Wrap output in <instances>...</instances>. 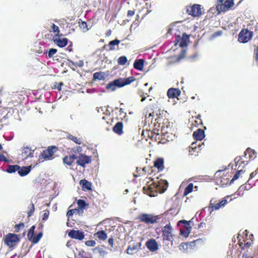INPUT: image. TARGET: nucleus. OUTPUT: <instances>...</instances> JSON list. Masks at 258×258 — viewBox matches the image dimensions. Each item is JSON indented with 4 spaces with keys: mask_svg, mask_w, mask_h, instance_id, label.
Instances as JSON below:
<instances>
[{
    "mask_svg": "<svg viewBox=\"0 0 258 258\" xmlns=\"http://www.w3.org/2000/svg\"><path fill=\"white\" fill-rule=\"evenodd\" d=\"M135 79L134 77H130L126 78H118L115 79L106 86V89L110 91H114L117 88H121L125 85H129L135 81Z\"/></svg>",
    "mask_w": 258,
    "mask_h": 258,
    "instance_id": "nucleus-1",
    "label": "nucleus"
},
{
    "mask_svg": "<svg viewBox=\"0 0 258 258\" xmlns=\"http://www.w3.org/2000/svg\"><path fill=\"white\" fill-rule=\"evenodd\" d=\"M161 218V215L142 213L139 215L137 219L147 224H153L158 223Z\"/></svg>",
    "mask_w": 258,
    "mask_h": 258,
    "instance_id": "nucleus-2",
    "label": "nucleus"
},
{
    "mask_svg": "<svg viewBox=\"0 0 258 258\" xmlns=\"http://www.w3.org/2000/svg\"><path fill=\"white\" fill-rule=\"evenodd\" d=\"M19 241V236L14 233L8 234L4 240L5 243L11 248H13Z\"/></svg>",
    "mask_w": 258,
    "mask_h": 258,
    "instance_id": "nucleus-3",
    "label": "nucleus"
},
{
    "mask_svg": "<svg viewBox=\"0 0 258 258\" xmlns=\"http://www.w3.org/2000/svg\"><path fill=\"white\" fill-rule=\"evenodd\" d=\"M58 150L57 147L55 146H51L48 147L46 150H44L39 156V158L44 159L46 160H50L51 157Z\"/></svg>",
    "mask_w": 258,
    "mask_h": 258,
    "instance_id": "nucleus-4",
    "label": "nucleus"
},
{
    "mask_svg": "<svg viewBox=\"0 0 258 258\" xmlns=\"http://www.w3.org/2000/svg\"><path fill=\"white\" fill-rule=\"evenodd\" d=\"M190 221H187L185 220H180L178 222L177 225L180 226L183 224V229L180 228V234L185 237H187L190 232L191 227L189 225Z\"/></svg>",
    "mask_w": 258,
    "mask_h": 258,
    "instance_id": "nucleus-5",
    "label": "nucleus"
},
{
    "mask_svg": "<svg viewBox=\"0 0 258 258\" xmlns=\"http://www.w3.org/2000/svg\"><path fill=\"white\" fill-rule=\"evenodd\" d=\"M173 229L169 223L166 224L165 226L162 228V236L164 240H167L169 241H173V235L172 234Z\"/></svg>",
    "mask_w": 258,
    "mask_h": 258,
    "instance_id": "nucleus-6",
    "label": "nucleus"
},
{
    "mask_svg": "<svg viewBox=\"0 0 258 258\" xmlns=\"http://www.w3.org/2000/svg\"><path fill=\"white\" fill-rule=\"evenodd\" d=\"M253 33L248 29L242 30L238 35V41L241 43H246L252 37Z\"/></svg>",
    "mask_w": 258,
    "mask_h": 258,
    "instance_id": "nucleus-7",
    "label": "nucleus"
},
{
    "mask_svg": "<svg viewBox=\"0 0 258 258\" xmlns=\"http://www.w3.org/2000/svg\"><path fill=\"white\" fill-rule=\"evenodd\" d=\"M187 13L193 17H199L202 14L201 5L198 4H195L191 7L187 8Z\"/></svg>",
    "mask_w": 258,
    "mask_h": 258,
    "instance_id": "nucleus-8",
    "label": "nucleus"
},
{
    "mask_svg": "<svg viewBox=\"0 0 258 258\" xmlns=\"http://www.w3.org/2000/svg\"><path fill=\"white\" fill-rule=\"evenodd\" d=\"M153 183L154 187L160 193L165 192L168 186V182L165 180H157L154 181Z\"/></svg>",
    "mask_w": 258,
    "mask_h": 258,
    "instance_id": "nucleus-9",
    "label": "nucleus"
},
{
    "mask_svg": "<svg viewBox=\"0 0 258 258\" xmlns=\"http://www.w3.org/2000/svg\"><path fill=\"white\" fill-rule=\"evenodd\" d=\"M91 158L90 156L83 154H79L76 163L83 167H85L86 164L90 163Z\"/></svg>",
    "mask_w": 258,
    "mask_h": 258,
    "instance_id": "nucleus-10",
    "label": "nucleus"
},
{
    "mask_svg": "<svg viewBox=\"0 0 258 258\" xmlns=\"http://www.w3.org/2000/svg\"><path fill=\"white\" fill-rule=\"evenodd\" d=\"M68 236L73 239L79 240H83L85 237L84 232L79 230L72 229L70 231Z\"/></svg>",
    "mask_w": 258,
    "mask_h": 258,
    "instance_id": "nucleus-11",
    "label": "nucleus"
},
{
    "mask_svg": "<svg viewBox=\"0 0 258 258\" xmlns=\"http://www.w3.org/2000/svg\"><path fill=\"white\" fill-rule=\"evenodd\" d=\"M21 156L24 159H28L29 158H32L33 157V154L35 150H32L29 147L23 146L21 148Z\"/></svg>",
    "mask_w": 258,
    "mask_h": 258,
    "instance_id": "nucleus-12",
    "label": "nucleus"
},
{
    "mask_svg": "<svg viewBox=\"0 0 258 258\" xmlns=\"http://www.w3.org/2000/svg\"><path fill=\"white\" fill-rule=\"evenodd\" d=\"M52 40L54 43L60 47L66 46L68 43V39L67 38H60L58 34H55L53 36Z\"/></svg>",
    "mask_w": 258,
    "mask_h": 258,
    "instance_id": "nucleus-13",
    "label": "nucleus"
},
{
    "mask_svg": "<svg viewBox=\"0 0 258 258\" xmlns=\"http://www.w3.org/2000/svg\"><path fill=\"white\" fill-rule=\"evenodd\" d=\"M147 247L152 252L157 250L159 248L158 244L155 239L152 238L148 240L146 243Z\"/></svg>",
    "mask_w": 258,
    "mask_h": 258,
    "instance_id": "nucleus-14",
    "label": "nucleus"
},
{
    "mask_svg": "<svg viewBox=\"0 0 258 258\" xmlns=\"http://www.w3.org/2000/svg\"><path fill=\"white\" fill-rule=\"evenodd\" d=\"M181 91L179 89L171 88L168 89L167 94L169 98H177L180 96Z\"/></svg>",
    "mask_w": 258,
    "mask_h": 258,
    "instance_id": "nucleus-15",
    "label": "nucleus"
},
{
    "mask_svg": "<svg viewBox=\"0 0 258 258\" xmlns=\"http://www.w3.org/2000/svg\"><path fill=\"white\" fill-rule=\"evenodd\" d=\"M213 201V199L211 200L209 207V208L212 209V211H213L214 210H219L220 208L224 207L227 203V200L226 199H223L221 202L215 205L212 203Z\"/></svg>",
    "mask_w": 258,
    "mask_h": 258,
    "instance_id": "nucleus-16",
    "label": "nucleus"
},
{
    "mask_svg": "<svg viewBox=\"0 0 258 258\" xmlns=\"http://www.w3.org/2000/svg\"><path fill=\"white\" fill-rule=\"evenodd\" d=\"M32 168V165L22 167H20L19 166V169L18 170V173L21 176H26L30 172Z\"/></svg>",
    "mask_w": 258,
    "mask_h": 258,
    "instance_id": "nucleus-17",
    "label": "nucleus"
},
{
    "mask_svg": "<svg viewBox=\"0 0 258 258\" xmlns=\"http://www.w3.org/2000/svg\"><path fill=\"white\" fill-rule=\"evenodd\" d=\"M192 136L197 141H201L205 137V132L203 130L199 128L194 132Z\"/></svg>",
    "mask_w": 258,
    "mask_h": 258,
    "instance_id": "nucleus-18",
    "label": "nucleus"
},
{
    "mask_svg": "<svg viewBox=\"0 0 258 258\" xmlns=\"http://www.w3.org/2000/svg\"><path fill=\"white\" fill-rule=\"evenodd\" d=\"M113 131L119 135H121L123 134V123L121 121L117 122L113 127Z\"/></svg>",
    "mask_w": 258,
    "mask_h": 258,
    "instance_id": "nucleus-19",
    "label": "nucleus"
},
{
    "mask_svg": "<svg viewBox=\"0 0 258 258\" xmlns=\"http://www.w3.org/2000/svg\"><path fill=\"white\" fill-rule=\"evenodd\" d=\"M80 184L82 185L83 190H91L92 184L86 179H82L80 181Z\"/></svg>",
    "mask_w": 258,
    "mask_h": 258,
    "instance_id": "nucleus-20",
    "label": "nucleus"
},
{
    "mask_svg": "<svg viewBox=\"0 0 258 258\" xmlns=\"http://www.w3.org/2000/svg\"><path fill=\"white\" fill-rule=\"evenodd\" d=\"M154 166L156 167L158 170L162 171L164 169V160L163 158H157L154 162Z\"/></svg>",
    "mask_w": 258,
    "mask_h": 258,
    "instance_id": "nucleus-21",
    "label": "nucleus"
},
{
    "mask_svg": "<svg viewBox=\"0 0 258 258\" xmlns=\"http://www.w3.org/2000/svg\"><path fill=\"white\" fill-rule=\"evenodd\" d=\"M144 61L143 59H136L134 63V67L136 70L141 71L144 67Z\"/></svg>",
    "mask_w": 258,
    "mask_h": 258,
    "instance_id": "nucleus-22",
    "label": "nucleus"
},
{
    "mask_svg": "<svg viewBox=\"0 0 258 258\" xmlns=\"http://www.w3.org/2000/svg\"><path fill=\"white\" fill-rule=\"evenodd\" d=\"M138 245L140 246L141 245V243H133L130 245L126 249V253L131 255L133 254V251L138 249Z\"/></svg>",
    "mask_w": 258,
    "mask_h": 258,
    "instance_id": "nucleus-23",
    "label": "nucleus"
},
{
    "mask_svg": "<svg viewBox=\"0 0 258 258\" xmlns=\"http://www.w3.org/2000/svg\"><path fill=\"white\" fill-rule=\"evenodd\" d=\"M19 169V166L18 165H9L7 166L6 171L9 173H13L17 171Z\"/></svg>",
    "mask_w": 258,
    "mask_h": 258,
    "instance_id": "nucleus-24",
    "label": "nucleus"
},
{
    "mask_svg": "<svg viewBox=\"0 0 258 258\" xmlns=\"http://www.w3.org/2000/svg\"><path fill=\"white\" fill-rule=\"evenodd\" d=\"M105 79V73L103 72H96L93 74V80H103Z\"/></svg>",
    "mask_w": 258,
    "mask_h": 258,
    "instance_id": "nucleus-25",
    "label": "nucleus"
},
{
    "mask_svg": "<svg viewBox=\"0 0 258 258\" xmlns=\"http://www.w3.org/2000/svg\"><path fill=\"white\" fill-rule=\"evenodd\" d=\"M120 42V41L117 39L110 41L108 43L109 49H107L108 51H111L115 49L114 46L118 45Z\"/></svg>",
    "mask_w": 258,
    "mask_h": 258,
    "instance_id": "nucleus-26",
    "label": "nucleus"
},
{
    "mask_svg": "<svg viewBox=\"0 0 258 258\" xmlns=\"http://www.w3.org/2000/svg\"><path fill=\"white\" fill-rule=\"evenodd\" d=\"M155 115V111H153L152 112L149 113L148 116H145V122L146 124H148L150 125L151 123H152L153 122V117Z\"/></svg>",
    "mask_w": 258,
    "mask_h": 258,
    "instance_id": "nucleus-27",
    "label": "nucleus"
},
{
    "mask_svg": "<svg viewBox=\"0 0 258 258\" xmlns=\"http://www.w3.org/2000/svg\"><path fill=\"white\" fill-rule=\"evenodd\" d=\"M95 235L101 240H104L107 237V234L104 230L99 231L95 234Z\"/></svg>",
    "mask_w": 258,
    "mask_h": 258,
    "instance_id": "nucleus-28",
    "label": "nucleus"
},
{
    "mask_svg": "<svg viewBox=\"0 0 258 258\" xmlns=\"http://www.w3.org/2000/svg\"><path fill=\"white\" fill-rule=\"evenodd\" d=\"M247 153L249 154V158L250 159H254L255 157V156L254 158H252V155H255L256 154V151L253 149H251L250 148H247L246 149V151L244 152V157L246 156Z\"/></svg>",
    "mask_w": 258,
    "mask_h": 258,
    "instance_id": "nucleus-29",
    "label": "nucleus"
},
{
    "mask_svg": "<svg viewBox=\"0 0 258 258\" xmlns=\"http://www.w3.org/2000/svg\"><path fill=\"white\" fill-rule=\"evenodd\" d=\"M193 188H194V184L192 183H190L188 184V185L185 187V188L184 190L183 195L184 196H186L187 195H188L189 193L191 192L193 190Z\"/></svg>",
    "mask_w": 258,
    "mask_h": 258,
    "instance_id": "nucleus-30",
    "label": "nucleus"
},
{
    "mask_svg": "<svg viewBox=\"0 0 258 258\" xmlns=\"http://www.w3.org/2000/svg\"><path fill=\"white\" fill-rule=\"evenodd\" d=\"M35 229V226L33 225L31 227L30 229L29 230L28 233L27 234V237L29 240L31 241L33 238V236L34 235V232Z\"/></svg>",
    "mask_w": 258,
    "mask_h": 258,
    "instance_id": "nucleus-31",
    "label": "nucleus"
},
{
    "mask_svg": "<svg viewBox=\"0 0 258 258\" xmlns=\"http://www.w3.org/2000/svg\"><path fill=\"white\" fill-rule=\"evenodd\" d=\"M67 138L71 140L74 141L75 143L80 145L82 143V140L81 139H78L76 137L72 136L71 134H68L67 136Z\"/></svg>",
    "mask_w": 258,
    "mask_h": 258,
    "instance_id": "nucleus-32",
    "label": "nucleus"
},
{
    "mask_svg": "<svg viewBox=\"0 0 258 258\" xmlns=\"http://www.w3.org/2000/svg\"><path fill=\"white\" fill-rule=\"evenodd\" d=\"M94 252L99 253L101 255L104 256L107 254V252L100 247H96L93 249Z\"/></svg>",
    "mask_w": 258,
    "mask_h": 258,
    "instance_id": "nucleus-33",
    "label": "nucleus"
},
{
    "mask_svg": "<svg viewBox=\"0 0 258 258\" xmlns=\"http://www.w3.org/2000/svg\"><path fill=\"white\" fill-rule=\"evenodd\" d=\"M243 172H244V171L242 170H238L236 172V173L235 174V175L233 176L232 179L230 180L229 184L231 185L232 183H233L235 180H236V179H237L239 178V177L240 176V174L241 173H243Z\"/></svg>",
    "mask_w": 258,
    "mask_h": 258,
    "instance_id": "nucleus-34",
    "label": "nucleus"
},
{
    "mask_svg": "<svg viewBox=\"0 0 258 258\" xmlns=\"http://www.w3.org/2000/svg\"><path fill=\"white\" fill-rule=\"evenodd\" d=\"M43 234L42 232H40L37 234V235L36 236H33V238L32 239L31 241L32 242V243L36 244L37 243L41 238L42 237Z\"/></svg>",
    "mask_w": 258,
    "mask_h": 258,
    "instance_id": "nucleus-35",
    "label": "nucleus"
},
{
    "mask_svg": "<svg viewBox=\"0 0 258 258\" xmlns=\"http://www.w3.org/2000/svg\"><path fill=\"white\" fill-rule=\"evenodd\" d=\"M77 204L79 208L81 209L82 211L85 208L87 205L86 202L84 200L81 199L77 201Z\"/></svg>",
    "mask_w": 258,
    "mask_h": 258,
    "instance_id": "nucleus-36",
    "label": "nucleus"
},
{
    "mask_svg": "<svg viewBox=\"0 0 258 258\" xmlns=\"http://www.w3.org/2000/svg\"><path fill=\"white\" fill-rule=\"evenodd\" d=\"M127 61V58L125 56H120L117 59L118 63L122 66L125 64Z\"/></svg>",
    "mask_w": 258,
    "mask_h": 258,
    "instance_id": "nucleus-37",
    "label": "nucleus"
},
{
    "mask_svg": "<svg viewBox=\"0 0 258 258\" xmlns=\"http://www.w3.org/2000/svg\"><path fill=\"white\" fill-rule=\"evenodd\" d=\"M63 162L65 164L70 166L73 163V160L69 156H67L63 158Z\"/></svg>",
    "mask_w": 258,
    "mask_h": 258,
    "instance_id": "nucleus-38",
    "label": "nucleus"
},
{
    "mask_svg": "<svg viewBox=\"0 0 258 258\" xmlns=\"http://www.w3.org/2000/svg\"><path fill=\"white\" fill-rule=\"evenodd\" d=\"M70 63H71L72 65L76 67H82L84 65V61L82 60H79L78 62H75L71 60H69Z\"/></svg>",
    "mask_w": 258,
    "mask_h": 258,
    "instance_id": "nucleus-39",
    "label": "nucleus"
},
{
    "mask_svg": "<svg viewBox=\"0 0 258 258\" xmlns=\"http://www.w3.org/2000/svg\"><path fill=\"white\" fill-rule=\"evenodd\" d=\"M87 27V24L86 22L82 21L80 24V27L83 30V32H86L89 30V28H88Z\"/></svg>",
    "mask_w": 258,
    "mask_h": 258,
    "instance_id": "nucleus-40",
    "label": "nucleus"
},
{
    "mask_svg": "<svg viewBox=\"0 0 258 258\" xmlns=\"http://www.w3.org/2000/svg\"><path fill=\"white\" fill-rule=\"evenodd\" d=\"M24 224L22 222L16 225L15 227V231L16 232H19L21 229H23L24 228Z\"/></svg>",
    "mask_w": 258,
    "mask_h": 258,
    "instance_id": "nucleus-41",
    "label": "nucleus"
},
{
    "mask_svg": "<svg viewBox=\"0 0 258 258\" xmlns=\"http://www.w3.org/2000/svg\"><path fill=\"white\" fill-rule=\"evenodd\" d=\"M57 52V49L55 48H50L49 49L47 53V56L49 58H51L53 55L56 53Z\"/></svg>",
    "mask_w": 258,
    "mask_h": 258,
    "instance_id": "nucleus-42",
    "label": "nucleus"
},
{
    "mask_svg": "<svg viewBox=\"0 0 258 258\" xmlns=\"http://www.w3.org/2000/svg\"><path fill=\"white\" fill-rule=\"evenodd\" d=\"M75 212H79V210L76 209L70 210L67 212V216L68 217V218H70L73 215Z\"/></svg>",
    "mask_w": 258,
    "mask_h": 258,
    "instance_id": "nucleus-43",
    "label": "nucleus"
},
{
    "mask_svg": "<svg viewBox=\"0 0 258 258\" xmlns=\"http://www.w3.org/2000/svg\"><path fill=\"white\" fill-rule=\"evenodd\" d=\"M187 41L185 40L184 38H181L180 42L179 43V46L180 47L183 48V47L187 46Z\"/></svg>",
    "mask_w": 258,
    "mask_h": 258,
    "instance_id": "nucleus-44",
    "label": "nucleus"
},
{
    "mask_svg": "<svg viewBox=\"0 0 258 258\" xmlns=\"http://www.w3.org/2000/svg\"><path fill=\"white\" fill-rule=\"evenodd\" d=\"M96 244L95 240H88L85 242V244L87 246H94Z\"/></svg>",
    "mask_w": 258,
    "mask_h": 258,
    "instance_id": "nucleus-45",
    "label": "nucleus"
},
{
    "mask_svg": "<svg viewBox=\"0 0 258 258\" xmlns=\"http://www.w3.org/2000/svg\"><path fill=\"white\" fill-rule=\"evenodd\" d=\"M233 4L234 3L232 1L226 0L225 2V7L228 8H231L233 5Z\"/></svg>",
    "mask_w": 258,
    "mask_h": 258,
    "instance_id": "nucleus-46",
    "label": "nucleus"
},
{
    "mask_svg": "<svg viewBox=\"0 0 258 258\" xmlns=\"http://www.w3.org/2000/svg\"><path fill=\"white\" fill-rule=\"evenodd\" d=\"M52 29L53 30V32L54 33H57L56 34L58 35V33L59 32V27L55 25V24H53L52 25Z\"/></svg>",
    "mask_w": 258,
    "mask_h": 258,
    "instance_id": "nucleus-47",
    "label": "nucleus"
},
{
    "mask_svg": "<svg viewBox=\"0 0 258 258\" xmlns=\"http://www.w3.org/2000/svg\"><path fill=\"white\" fill-rule=\"evenodd\" d=\"M222 31H218L216 32H215L214 34H213L211 36L212 38H214L220 36L222 35Z\"/></svg>",
    "mask_w": 258,
    "mask_h": 258,
    "instance_id": "nucleus-48",
    "label": "nucleus"
},
{
    "mask_svg": "<svg viewBox=\"0 0 258 258\" xmlns=\"http://www.w3.org/2000/svg\"><path fill=\"white\" fill-rule=\"evenodd\" d=\"M158 112H160V110H158ZM156 115L157 116H158V117H157V118L154 120V121H155V122H154V126H156L157 125V123H158V120H159V119L160 118L159 115H161L160 112H159V113H158V112H156Z\"/></svg>",
    "mask_w": 258,
    "mask_h": 258,
    "instance_id": "nucleus-49",
    "label": "nucleus"
},
{
    "mask_svg": "<svg viewBox=\"0 0 258 258\" xmlns=\"http://www.w3.org/2000/svg\"><path fill=\"white\" fill-rule=\"evenodd\" d=\"M186 50L183 49L181 51V52L180 54H179V55L178 56V59L179 60V59H181L183 58L184 56V55L186 53Z\"/></svg>",
    "mask_w": 258,
    "mask_h": 258,
    "instance_id": "nucleus-50",
    "label": "nucleus"
},
{
    "mask_svg": "<svg viewBox=\"0 0 258 258\" xmlns=\"http://www.w3.org/2000/svg\"><path fill=\"white\" fill-rule=\"evenodd\" d=\"M49 212L48 211L44 212V213L43 214V218H42V220L43 221H46L48 219V216H49Z\"/></svg>",
    "mask_w": 258,
    "mask_h": 258,
    "instance_id": "nucleus-51",
    "label": "nucleus"
},
{
    "mask_svg": "<svg viewBox=\"0 0 258 258\" xmlns=\"http://www.w3.org/2000/svg\"><path fill=\"white\" fill-rule=\"evenodd\" d=\"M0 161L9 162V160L3 154H0Z\"/></svg>",
    "mask_w": 258,
    "mask_h": 258,
    "instance_id": "nucleus-52",
    "label": "nucleus"
},
{
    "mask_svg": "<svg viewBox=\"0 0 258 258\" xmlns=\"http://www.w3.org/2000/svg\"><path fill=\"white\" fill-rule=\"evenodd\" d=\"M113 242H114V239L112 237L109 238L108 243L112 247H113Z\"/></svg>",
    "mask_w": 258,
    "mask_h": 258,
    "instance_id": "nucleus-53",
    "label": "nucleus"
},
{
    "mask_svg": "<svg viewBox=\"0 0 258 258\" xmlns=\"http://www.w3.org/2000/svg\"><path fill=\"white\" fill-rule=\"evenodd\" d=\"M63 85V83L62 82H60L58 84V86L56 87L55 86V88H56L58 91H60L61 90V86Z\"/></svg>",
    "mask_w": 258,
    "mask_h": 258,
    "instance_id": "nucleus-54",
    "label": "nucleus"
},
{
    "mask_svg": "<svg viewBox=\"0 0 258 258\" xmlns=\"http://www.w3.org/2000/svg\"><path fill=\"white\" fill-rule=\"evenodd\" d=\"M257 170H258V168L256 169V170L255 171V172H256V171H257ZM256 172H253L251 173H250V177H249V179H248V182H249V180H250V179H251V178H252L253 177H254V176H255V175H256Z\"/></svg>",
    "mask_w": 258,
    "mask_h": 258,
    "instance_id": "nucleus-55",
    "label": "nucleus"
},
{
    "mask_svg": "<svg viewBox=\"0 0 258 258\" xmlns=\"http://www.w3.org/2000/svg\"><path fill=\"white\" fill-rule=\"evenodd\" d=\"M32 208L30 210V211L28 212V216H31L33 212L34 211V206L33 204L32 205Z\"/></svg>",
    "mask_w": 258,
    "mask_h": 258,
    "instance_id": "nucleus-56",
    "label": "nucleus"
},
{
    "mask_svg": "<svg viewBox=\"0 0 258 258\" xmlns=\"http://www.w3.org/2000/svg\"><path fill=\"white\" fill-rule=\"evenodd\" d=\"M71 159L73 160V162L74 161V160H76V161L78 160V156L74 154H73L69 156Z\"/></svg>",
    "mask_w": 258,
    "mask_h": 258,
    "instance_id": "nucleus-57",
    "label": "nucleus"
},
{
    "mask_svg": "<svg viewBox=\"0 0 258 258\" xmlns=\"http://www.w3.org/2000/svg\"><path fill=\"white\" fill-rule=\"evenodd\" d=\"M135 14V11L132 10H129L127 12V16L131 17Z\"/></svg>",
    "mask_w": 258,
    "mask_h": 258,
    "instance_id": "nucleus-58",
    "label": "nucleus"
},
{
    "mask_svg": "<svg viewBox=\"0 0 258 258\" xmlns=\"http://www.w3.org/2000/svg\"><path fill=\"white\" fill-rule=\"evenodd\" d=\"M232 254V250H228L227 251V254L226 258H232L231 255Z\"/></svg>",
    "mask_w": 258,
    "mask_h": 258,
    "instance_id": "nucleus-59",
    "label": "nucleus"
},
{
    "mask_svg": "<svg viewBox=\"0 0 258 258\" xmlns=\"http://www.w3.org/2000/svg\"><path fill=\"white\" fill-rule=\"evenodd\" d=\"M241 159H242V157H241L236 158L234 160V161L236 163V164L237 165L238 163H239L240 162V161Z\"/></svg>",
    "mask_w": 258,
    "mask_h": 258,
    "instance_id": "nucleus-60",
    "label": "nucleus"
},
{
    "mask_svg": "<svg viewBox=\"0 0 258 258\" xmlns=\"http://www.w3.org/2000/svg\"><path fill=\"white\" fill-rule=\"evenodd\" d=\"M191 148L192 150H195L197 148V143L196 142H194L192 143Z\"/></svg>",
    "mask_w": 258,
    "mask_h": 258,
    "instance_id": "nucleus-61",
    "label": "nucleus"
},
{
    "mask_svg": "<svg viewBox=\"0 0 258 258\" xmlns=\"http://www.w3.org/2000/svg\"><path fill=\"white\" fill-rule=\"evenodd\" d=\"M182 38H184L185 40L187 41L188 39V35H187L186 33H183Z\"/></svg>",
    "mask_w": 258,
    "mask_h": 258,
    "instance_id": "nucleus-62",
    "label": "nucleus"
},
{
    "mask_svg": "<svg viewBox=\"0 0 258 258\" xmlns=\"http://www.w3.org/2000/svg\"><path fill=\"white\" fill-rule=\"evenodd\" d=\"M179 39H180V36H178V37L177 38H176V39H175V40L174 41L175 45H176L178 44V43L179 42Z\"/></svg>",
    "mask_w": 258,
    "mask_h": 258,
    "instance_id": "nucleus-63",
    "label": "nucleus"
},
{
    "mask_svg": "<svg viewBox=\"0 0 258 258\" xmlns=\"http://www.w3.org/2000/svg\"><path fill=\"white\" fill-rule=\"evenodd\" d=\"M72 245V241H68V242L67 243V244H66V246L68 247H70Z\"/></svg>",
    "mask_w": 258,
    "mask_h": 258,
    "instance_id": "nucleus-64",
    "label": "nucleus"
}]
</instances>
